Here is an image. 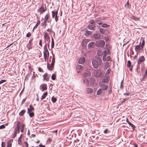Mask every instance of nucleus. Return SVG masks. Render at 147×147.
Wrapping results in <instances>:
<instances>
[{"instance_id":"nucleus-8","label":"nucleus","mask_w":147,"mask_h":147,"mask_svg":"<svg viewBox=\"0 0 147 147\" xmlns=\"http://www.w3.org/2000/svg\"><path fill=\"white\" fill-rule=\"evenodd\" d=\"M43 54H44V58L45 59V61H46V60L47 59H48L49 57V52H43Z\"/></svg>"},{"instance_id":"nucleus-2","label":"nucleus","mask_w":147,"mask_h":147,"mask_svg":"<svg viewBox=\"0 0 147 147\" xmlns=\"http://www.w3.org/2000/svg\"><path fill=\"white\" fill-rule=\"evenodd\" d=\"M27 113L29 114L30 117H32L34 116V114L33 111L34 110V108L31 105H30V107L28 108Z\"/></svg>"},{"instance_id":"nucleus-63","label":"nucleus","mask_w":147,"mask_h":147,"mask_svg":"<svg viewBox=\"0 0 147 147\" xmlns=\"http://www.w3.org/2000/svg\"><path fill=\"white\" fill-rule=\"evenodd\" d=\"M39 147H45V145H42L41 143H40L39 145Z\"/></svg>"},{"instance_id":"nucleus-57","label":"nucleus","mask_w":147,"mask_h":147,"mask_svg":"<svg viewBox=\"0 0 147 147\" xmlns=\"http://www.w3.org/2000/svg\"><path fill=\"white\" fill-rule=\"evenodd\" d=\"M5 127L4 125H2L0 126V129H2L5 128Z\"/></svg>"},{"instance_id":"nucleus-10","label":"nucleus","mask_w":147,"mask_h":147,"mask_svg":"<svg viewBox=\"0 0 147 147\" xmlns=\"http://www.w3.org/2000/svg\"><path fill=\"white\" fill-rule=\"evenodd\" d=\"M54 65H52L51 64L48 63L47 64V69L49 70L52 71L54 68Z\"/></svg>"},{"instance_id":"nucleus-12","label":"nucleus","mask_w":147,"mask_h":147,"mask_svg":"<svg viewBox=\"0 0 147 147\" xmlns=\"http://www.w3.org/2000/svg\"><path fill=\"white\" fill-rule=\"evenodd\" d=\"M91 75L90 71H87L84 72L83 74V76L85 77H89Z\"/></svg>"},{"instance_id":"nucleus-37","label":"nucleus","mask_w":147,"mask_h":147,"mask_svg":"<svg viewBox=\"0 0 147 147\" xmlns=\"http://www.w3.org/2000/svg\"><path fill=\"white\" fill-rule=\"evenodd\" d=\"M24 126L25 125L23 123H22L21 131L22 133L24 131Z\"/></svg>"},{"instance_id":"nucleus-55","label":"nucleus","mask_w":147,"mask_h":147,"mask_svg":"<svg viewBox=\"0 0 147 147\" xmlns=\"http://www.w3.org/2000/svg\"><path fill=\"white\" fill-rule=\"evenodd\" d=\"M111 59V57L110 56H108L106 58V60L107 61H109Z\"/></svg>"},{"instance_id":"nucleus-46","label":"nucleus","mask_w":147,"mask_h":147,"mask_svg":"<svg viewBox=\"0 0 147 147\" xmlns=\"http://www.w3.org/2000/svg\"><path fill=\"white\" fill-rule=\"evenodd\" d=\"M111 71V69H109L106 71V74L108 75L109 74L110 72Z\"/></svg>"},{"instance_id":"nucleus-53","label":"nucleus","mask_w":147,"mask_h":147,"mask_svg":"<svg viewBox=\"0 0 147 147\" xmlns=\"http://www.w3.org/2000/svg\"><path fill=\"white\" fill-rule=\"evenodd\" d=\"M31 35V34L30 32H28L26 35V36L28 37L30 36Z\"/></svg>"},{"instance_id":"nucleus-38","label":"nucleus","mask_w":147,"mask_h":147,"mask_svg":"<svg viewBox=\"0 0 147 147\" xmlns=\"http://www.w3.org/2000/svg\"><path fill=\"white\" fill-rule=\"evenodd\" d=\"M48 74L47 73H46L45 74H44L43 76V79L44 80H45L46 79V77L48 75Z\"/></svg>"},{"instance_id":"nucleus-31","label":"nucleus","mask_w":147,"mask_h":147,"mask_svg":"<svg viewBox=\"0 0 147 147\" xmlns=\"http://www.w3.org/2000/svg\"><path fill=\"white\" fill-rule=\"evenodd\" d=\"M76 69H77L82 70L83 69V67L80 65H78L76 66Z\"/></svg>"},{"instance_id":"nucleus-16","label":"nucleus","mask_w":147,"mask_h":147,"mask_svg":"<svg viewBox=\"0 0 147 147\" xmlns=\"http://www.w3.org/2000/svg\"><path fill=\"white\" fill-rule=\"evenodd\" d=\"M100 87L102 90H105L107 89L108 86L106 84H102L100 86Z\"/></svg>"},{"instance_id":"nucleus-25","label":"nucleus","mask_w":147,"mask_h":147,"mask_svg":"<svg viewBox=\"0 0 147 147\" xmlns=\"http://www.w3.org/2000/svg\"><path fill=\"white\" fill-rule=\"evenodd\" d=\"M40 24V20H38L36 25L33 28V31H34V30L36 29L38 27V26Z\"/></svg>"},{"instance_id":"nucleus-7","label":"nucleus","mask_w":147,"mask_h":147,"mask_svg":"<svg viewBox=\"0 0 147 147\" xmlns=\"http://www.w3.org/2000/svg\"><path fill=\"white\" fill-rule=\"evenodd\" d=\"M32 40L33 38L30 39L29 41V43L26 46L27 48L29 50L32 48Z\"/></svg>"},{"instance_id":"nucleus-34","label":"nucleus","mask_w":147,"mask_h":147,"mask_svg":"<svg viewBox=\"0 0 147 147\" xmlns=\"http://www.w3.org/2000/svg\"><path fill=\"white\" fill-rule=\"evenodd\" d=\"M26 112L25 110H22L19 113V115L20 116H23Z\"/></svg>"},{"instance_id":"nucleus-41","label":"nucleus","mask_w":147,"mask_h":147,"mask_svg":"<svg viewBox=\"0 0 147 147\" xmlns=\"http://www.w3.org/2000/svg\"><path fill=\"white\" fill-rule=\"evenodd\" d=\"M108 81V78H103L102 80V82L104 83H106Z\"/></svg>"},{"instance_id":"nucleus-61","label":"nucleus","mask_w":147,"mask_h":147,"mask_svg":"<svg viewBox=\"0 0 147 147\" xmlns=\"http://www.w3.org/2000/svg\"><path fill=\"white\" fill-rule=\"evenodd\" d=\"M108 129H106L104 131V133L105 134H107L108 132Z\"/></svg>"},{"instance_id":"nucleus-28","label":"nucleus","mask_w":147,"mask_h":147,"mask_svg":"<svg viewBox=\"0 0 147 147\" xmlns=\"http://www.w3.org/2000/svg\"><path fill=\"white\" fill-rule=\"evenodd\" d=\"M102 90L101 89H99L98 90L97 92V94L98 95H101L102 93Z\"/></svg>"},{"instance_id":"nucleus-3","label":"nucleus","mask_w":147,"mask_h":147,"mask_svg":"<svg viewBox=\"0 0 147 147\" xmlns=\"http://www.w3.org/2000/svg\"><path fill=\"white\" fill-rule=\"evenodd\" d=\"M105 42L103 40H100L98 42L96 43V46L97 47H103L105 46Z\"/></svg>"},{"instance_id":"nucleus-18","label":"nucleus","mask_w":147,"mask_h":147,"mask_svg":"<svg viewBox=\"0 0 147 147\" xmlns=\"http://www.w3.org/2000/svg\"><path fill=\"white\" fill-rule=\"evenodd\" d=\"M22 124L20 122H18L16 124V127L15 128L20 129L21 127Z\"/></svg>"},{"instance_id":"nucleus-35","label":"nucleus","mask_w":147,"mask_h":147,"mask_svg":"<svg viewBox=\"0 0 147 147\" xmlns=\"http://www.w3.org/2000/svg\"><path fill=\"white\" fill-rule=\"evenodd\" d=\"M22 135L21 134L20 136V137L19 138L18 140V144H20L21 143V140H22Z\"/></svg>"},{"instance_id":"nucleus-44","label":"nucleus","mask_w":147,"mask_h":147,"mask_svg":"<svg viewBox=\"0 0 147 147\" xmlns=\"http://www.w3.org/2000/svg\"><path fill=\"white\" fill-rule=\"evenodd\" d=\"M48 14H47L45 16L44 18L45 19V20H46V21H47V20L49 19V16Z\"/></svg>"},{"instance_id":"nucleus-42","label":"nucleus","mask_w":147,"mask_h":147,"mask_svg":"<svg viewBox=\"0 0 147 147\" xmlns=\"http://www.w3.org/2000/svg\"><path fill=\"white\" fill-rule=\"evenodd\" d=\"M109 25H108L106 24H104L102 25L101 26L103 28H107L108 27Z\"/></svg>"},{"instance_id":"nucleus-29","label":"nucleus","mask_w":147,"mask_h":147,"mask_svg":"<svg viewBox=\"0 0 147 147\" xmlns=\"http://www.w3.org/2000/svg\"><path fill=\"white\" fill-rule=\"evenodd\" d=\"M46 23L47 21H46V20H44V21L41 24V25L42 26H45V27L44 28H45L46 27L47 25Z\"/></svg>"},{"instance_id":"nucleus-19","label":"nucleus","mask_w":147,"mask_h":147,"mask_svg":"<svg viewBox=\"0 0 147 147\" xmlns=\"http://www.w3.org/2000/svg\"><path fill=\"white\" fill-rule=\"evenodd\" d=\"M48 94L47 92H45L43 94V95H42L41 97L40 98L41 100H42L44 98H45L47 96Z\"/></svg>"},{"instance_id":"nucleus-24","label":"nucleus","mask_w":147,"mask_h":147,"mask_svg":"<svg viewBox=\"0 0 147 147\" xmlns=\"http://www.w3.org/2000/svg\"><path fill=\"white\" fill-rule=\"evenodd\" d=\"M92 34L91 31L86 30L84 34V35L86 36H89Z\"/></svg>"},{"instance_id":"nucleus-54","label":"nucleus","mask_w":147,"mask_h":147,"mask_svg":"<svg viewBox=\"0 0 147 147\" xmlns=\"http://www.w3.org/2000/svg\"><path fill=\"white\" fill-rule=\"evenodd\" d=\"M5 144L4 142H2L1 143V147H5Z\"/></svg>"},{"instance_id":"nucleus-45","label":"nucleus","mask_w":147,"mask_h":147,"mask_svg":"<svg viewBox=\"0 0 147 147\" xmlns=\"http://www.w3.org/2000/svg\"><path fill=\"white\" fill-rule=\"evenodd\" d=\"M89 22V23L91 24H94L95 23V22H94V20L92 19H90V20Z\"/></svg>"},{"instance_id":"nucleus-60","label":"nucleus","mask_w":147,"mask_h":147,"mask_svg":"<svg viewBox=\"0 0 147 147\" xmlns=\"http://www.w3.org/2000/svg\"><path fill=\"white\" fill-rule=\"evenodd\" d=\"M123 82V80H122L121 82V85H120V88L121 89H122V88H123V85L122 83V82Z\"/></svg>"},{"instance_id":"nucleus-56","label":"nucleus","mask_w":147,"mask_h":147,"mask_svg":"<svg viewBox=\"0 0 147 147\" xmlns=\"http://www.w3.org/2000/svg\"><path fill=\"white\" fill-rule=\"evenodd\" d=\"M125 6L127 7H129V3H128V1L125 4Z\"/></svg>"},{"instance_id":"nucleus-27","label":"nucleus","mask_w":147,"mask_h":147,"mask_svg":"<svg viewBox=\"0 0 147 147\" xmlns=\"http://www.w3.org/2000/svg\"><path fill=\"white\" fill-rule=\"evenodd\" d=\"M99 31L102 34H104L105 32V29L102 28H99Z\"/></svg>"},{"instance_id":"nucleus-6","label":"nucleus","mask_w":147,"mask_h":147,"mask_svg":"<svg viewBox=\"0 0 147 147\" xmlns=\"http://www.w3.org/2000/svg\"><path fill=\"white\" fill-rule=\"evenodd\" d=\"M94 74L96 77H99L101 76L102 72L100 70L98 69L95 71Z\"/></svg>"},{"instance_id":"nucleus-48","label":"nucleus","mask_w":147,"mask_h":147,"mask_svg":"<svg viewBox=\"0 0 147 147\" xmlns=\"http://www.w3.org/2000/svg\"><path fill=\"white\" fill-rule=\"evenodd\" d=\"M54 18H55V22H57L58 21V18H59V17H58V16L57 15V16H55Z\"/></svg>"},{"instance_id":"nucleus-11","label":"nucleus","mask_w":147,"mask_h":147,"mask_svg":"<svg viewBox=\"0 0 147 147\" xmlns=\"http://www.w3.org/2000/svg\"><path fill=\"white\" fill-rule=\"evenodd\" d=\"M85 61V58L84 57H81L79 60V63L80 64H82L84 63Z\"/></svg>"},{"instance_id":"nucleus-52","label":"nucleus","mask_w":147,"mask_h":147,"mask_svg":"<svg viewBox=\"0 0 147 147\" xmlns=\"http://www.w3.org/2000/svg\"><path fill=\"white\" fill-rule=\"evenodd\" d=\"M16 134H17V133H16V131L15 132L14 131V134L12 136L13 138H14L16 136Z\"/></svg>"},{"instance_id":"nucleus-17","label":"nucleus","mask_w":147,"mask_h":147,"mask_svg":"<svg viewBox=\"0 0 147 147\" xmlns=\"http://www.w3.org/2000/svg\"><path fill=\"white\" fill-rule=\"evenodd\" d=\"M86 93L87 94H90L93 92V90L91 88H88L86 89Z\"/></svg>"},{"instance_id":"nucleus-58","label":"nucleus","mask_w":147,"mask_h":147,"mask_svg":"<svg viewBox=\"0 0 147 147\" xmlns=\"http://www.w3.org/2000/svg\"><path fill=\"white\" fill-rule=\"evenodd\" d=\"M132 18L135 20H138V18H136L134 16H133Z\"/></svg>"},{"instance_id":"nucleus-51","label":"nucleus","mask_w":147,"mask_h":147,"mask_svg":"<svg viewBox=\"0 0 147 147\" xmlns=\"http://www.w3.org/2000/svg\"><path fill=\"white\" fill-rule=\"evenodd\" d=\"M26 100V98H24L22 100V102H21V105H22L24 104V103L25 102Z\"/></svg>"},{"instance_id":"nucleus-20","label":"nucleus","mask_w":147,"mask_h":147,"mask_svg":"<svg viewBox=\"0 0 147 147\" xmlns=\"http://www.w3.org/2000/svg\"><path fill=\"white\" fill-rule=\"evenodd\" d=\"M127 121V123L130 125H131V127H132L133 129V130H134V128L135 127V126L133 124H132V123H131L129 120H126Z\"/></svg>"},{"instance_id":"nucleus-14","label":"nucleus","mask_w":147,"mask_h":147,"mask_svg":"<svg viewBox=\"0 0 147 147\" xmlns=\"http://www.w3.org/2000/svg\"><path fill=\"white\" fill-rule=\"evenodd\" d=\"M87 28L90 30H94L95 29L96 26L94 25H89L87 26Z\"/></svg>"},{"instance_id":"nucleus-59","label":"nucleus","mask_w":147,"mask_h":147,"mask_svg":"<svg viewBox=\"0 0 147 147\" xmlns=\"http://www.w3.org/2000/svg\"><path fill=\"white\" fill-rule=\"evenodd\" d=\"M6 82L5 80H2L0 81V84Z\"/></svg>"},{"instance_id":"nucleus-21","label":"nucleus","mask_w":147,"mask_h":147,"mask_svg":"<svg viewBox=\"0 0 147 147\" xmlns=\"http://www.w3.org/2000/svg\"><path fill=\"white\" fill-rule=\"evenodd\" d=\"M44 37L45 39L47 40L50 38L48 34L46 32H45L44 34Z\"/></svg>"},{"instance_id":"nucleus-39","label":"nucleus","mask_w":147,"mask_h":147,"mask_svg":"<svg viewBox=\"0 0 147 147\" xmlns=\"http://www.w3.org/2000/svg\"><path fill=\"white\" fill-rule=\"evenodd\" d=\"M56 78V75L54 74H53L51 76V79L53 80H55Z\"/></svg>"},{"instance_id":"nucleus-36","label":"nucleus","mask_w":147,"mask_h":147,"mask_svg":"<svg viewBox=\"0 0 147 147\" xmlns=\"http://www.w3.org/2000/svg\"><path fill=\"white\" fill-rule=\"evenodd\" d=\"M57 100V98L55 97H54V96H53L52 97L51 100L53 103L55 102H56Z\"/></svg>"},{"instance_id":"nucleus-13","label":"nucleus","mask_w":147,"mask_h":147,"mask_svg":"<svg viewBox=\"0 0 147 147\" xmlns=\"http://www.w3.org/2000/svg\"><path fill=\"white\" fill-rule=\"evenodd\" d=\"M58 9L56 11H52V16L53 18H54L58 14Z\"/></svg>"},{"instance_id":"nucleus-40","label":"nucleus","mask_w":147,"mask_h":147,"mask_svg":"<svg viewBox=\"0 0 147 147\" xmlns=\"http://www.w3.org/2000/svg\"><path fill=\"white\" fill-rule=\"evenodd\" d=\"M54 42L53 40V39L52 38V42H51V47L52 48H53L54 47Z\"/></svg>"},{"instance_id":"nucleus-30","label":"nucleus","mask_w":147,"mask_h":147,"mask_svg":"<svg viewBox=\"0 0 147 147\" xmlns=\"http://www.w3.org/2000/svg\"><path fill=\"white\" fill-rule=\"evenodd\" d=\"M95 79L93 78H92L90 79V82L92 84H93L95 83Z\"/></svg>"},{"instance_id":"nucleus-4","label":"nucleus","mask_w":147,"mask_h":147,"mask_svg":"<svg viewBox=\"0 0 147 147\" xmlns=\"http://www.w3.org/2000/svg\"><path fill=\"white\" fill-rule=\"evenodd\" d=\"M47 10L46 7L45 8L43 5L41 6L40 8L38 10V11L39 12L40 14H42L43 13Z\"/></svg>"},{"instance_id":"nucleus-33","label":"nucleus","mask_w":147,"mask_h":147,"mask_svg":"<svg viewBox=\"0 0 147 147\" xmlns=\"http://www.w3.org/2000/svg\"><path fill=\"white\" fill-rule=\"evenodd\" d=\"M95 21L96 23L99 25H101L102 24V23L100 20L96 19L95 20Z\"/></svg>"},{"instance_id":"nucleus-43","label":"nucleus","mask_w":147,"mask_h":147,"mask_svg":"<svg viewBox=\"0 0 147 147\" xmlns=\"http://www.w3.org/2000/svg\"><path fill=\"white\" fill-rule=\"evenodd\" d=\"M147 77V70L146 69L145 72V74L144 75L143 77V79H144Z\"/></svg>"},{"instance_id":"nucleus-49","label":"nucleus","mask_w":147,"mask_h":147,"mask_svg":"<svg viewBox=\"0 0 147 147\" xmlns=\"http://www.w3.org/2000/svg\"><path fill=\"white\" fill-rule=\"evenodd\" d=\"M20 129H17L16 128H15L14 129V131H16V133L17 132L18 133L20 132Z\"/></svg>"},{"instance_id":"nucleus-47","label":"nucleus","mask_w":147,"mask_h":147,"mask_svg":"<svg viewBox=\"0 0 147 147\" xmlns=\"http://www.w3.org/2000/svg\"><path fill=\"white\" fill-rule=\"evenodd\" d=\"M131 63L130 61H128L127 62V66L128 67H130L131 66Z\"/></svg>"},{"instance_id":"nucleus-1","label":"nucleus","mask_w":147,"mask_h":147,"mask_svg":"<svg viewBox=\"0 0 147 147\" xmlns=\"http://www.w3.org/2000/svg\"><path fill=\"white\" fill-rule=\"evenodd\" d=\"M102 63V60L99 61V63L98 62L97 60L93 59L92 61V64L93 67L95 68H97L98 67L99 65H101Z\"/></svg>"},{"instance_id":"nucleus-5","label":"nucleus","mask_w":147,"mask_h":147,"mask_svg":"<svg viewBox=\"0 0 147 147\" xmlns=\"http://www.w3.org/2000/svg\"><path fill=\"white\" fill-rule=\"evenodd\" d=\"M145 59L143 56L139 57L138 59V64L140 65L142 62L144 61Z\"/></svg>"},{"instance_id":"nucleus-23","label":"nucleus","mask_w":147,"mask_h":147,"mask_svg":"<svg viewBox=\"0 0 147 147\" xmlns=\"http://www.w3.org/2000/svg\"><path fill=\"white\" fill-rule=\"evenodd\" d=\"M135 51L136 52L138 53L140 50V45H136L135 48Z\"/></svg>"},{"instance_id":"nucleus-9","label":"nucleus","mask_w":147,"mask_h":147,"mask_svg":"<svg viewBox=\"0 0 147 147\" xmlns=\"http://www.w3.org/2000/svg\"><path fill=\"white\" fill-rule=\"evenodd\" d=\"M93 37L95 39L98 40L100 38L101 34L99 33L94 34Z\"/></svg>"},{"instance_id":"nucleus-62","label":"nucleus","mask_w":147,"mask_h":147,"mask_svg":"<svg viewBox=\"0 0 147 147\" xmlns=\"http://www.w3.org/2000/svg\"><path fill=\"white\" fill-rule=\"evenodd\" d=\"M38 70L40 72H42L43 71V70L40 67H39L38 69Z\"/></svg>"},{"instance_id":"nucleus-32","label":"nucleus","mask_w":147,"mask_h":147,"mask_svg":"<svg viewBox=\"0 0 147 147\" xmlns=\"http://www.w3.org/2000/svg\"><path fill=\"white\" fill-rule=\"evenodd\" d=\"M53 58L52 62H51V64L52 65H54V63H55V58L54 57V55L53 54Z\"/></svg>"},{"instance_id":"nucleus-15","label":"nucleus","mask_w":147,"mask_h":147,"mask_svg":"<svg viewBox=\"0 0 147 147\" xmlns=\"http://www.w3.org/2000/svg\"><path fill=\"white\" fill-rule=\"evenodd\" d=\"M13 141V140H9L7 142L6 147H11L12 145L11 142Z\"/></svg>"},{"instance_id":"nucleus-50","label":"nucleus","mask_w":147,"mask_h":147,"mask_svg":"<svg viewBox=\"0 0 147 147\" xmlns=\"http://www.w3.org/2000/svg\"><path fill=\"white\" fill-rule=\"evenodd\" d=\"M85 83L86 84V85L87 86H88L89 85V82L88 80L87 79H86V82Z\"/></svg>"},{"instance_id":"nucleus-64","label":"nucleus","mask_w":147,"mask_h":147,"mask_svg":"<svg viewBox=\"0 0 147 147\" xmlns=\"http://www.w3.org/2000/svg\"><path fill=\"white\" fill-rule=\"evenodd\" d=\"M24 144H25L26 147H28V142H25Z\"/></svg>"},{"instance_id":"nucleus-26","label":"nucleus","mask_w":147,"mask_h":147,"mask_svg":"<svg viewBox=\"0 0 147 147\" xmlns=\"http://www.w3.org/2000/svg\"><path fill=\"white\" fill-rule=\"evenodd\" d=\"M42 88L43 90H46L47 89V85L45 84H42Z\"/></svg>"},{"instance_id":"nucleus-22","label":"nucleus","mask_w":147,"mask_h":147,"mask_svg":"<svg viewBox=\"0 0 147 147\" xmlns=\"http://www.w3.org/2000/svg\"><path fill=\"white\" fill-rule=\"evenodd\" d=\"M94 44V42H90L88 45V47L89 48H90L92 47Z\"/></svg>"}]
</instances>
